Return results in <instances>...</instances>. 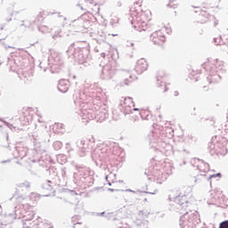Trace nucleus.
Segmentation results:
<instances>
[{"instance_id":"nucleus-5","label":"nucleus","mask_w":228,"mask_h":228,"mask_svg":"<svg viewBox=\"0 0 228 228\" xmlns=\"http://www.w3.org/2000/svg\"><path fill=\"white\" fill-rule=\"evenodd\" d=\"M6 31L4 29H0V42L1 40H5L6 39Z\"/></svg>"},{"instance_id":"nucleus-8","label":"nucleus","mask_w":228,"mask_h":228,"mask_svg":"<svg viewBox=\"0 0 228 228\" xmlns=\"http://www.w3.org/2000/svg\"><path fill=\"white\" fill-rule=\"evenodd\" d=\"M210 177H222V174L217 173L216 175H212Z\"/></svg>"},{"instance_id":"nucleus-3","label":"nucleus","mask_w":228,"mask_h":228,"mask_svg":"<svg viewBox=\"0 0 228 228\" xmlns=\"http://www.w3.org/2000/svg\"><path fill=\"white\" fill-rule=\"evenodd\" d=\"M33 108L26 107L22 110V118H25L26 124H29V119H28V117H30L33 118Z\"/></svg>"},{"instance_id":"nucleus-9","label":"nucleus","mask_w":228,"mask_h":228,"mask_svg":"<svg viewBox=\"0 0 228 228\" xmlns=\"http://www.w3.org/2000/svg\"><path fill=\"white\" fill-rule=\"evenodd\" d=\"M155 177H157V181L163 179V173H161L159 176H155Z\"/></svg>"},{"instance_id":"nucleus-4","label":"nucleus","mask_w":228,"mask_h":228,"mask_svg":"<svg viewBox=\"0 0 228 228\" xmlns=\"http://www.w3.org/2000/svg\"><path fill=\"white\" fill-rule=\"evenodd\" d=\"M109 191H122V183H114V188L109 189Z\"/></svg>"},{"instance_id":"nucleus-15","label":"nucleus","mask_w":228,"mask_h":228,"mask_svg":"<svg viewBox=\"0 0 228 228\" xmlns=\"http://www.w3.org/2000/svg\"><path fill=\"white\" fill-rule=\"evenodd\" d=\"M112 37H117V35L113 34Z\"/></svg>"},{"instance_id":"nucleus-1","label":"nucleus","mask_w":228,"mask_h":228,"mask_svg":"<svg viewBox=\"0 0 228 228\" xmlns=\"http://www.w3.org/2000/svg\"><path fill=\"white\" fill-rule=\"evenodd\" d=\"M167 31H170V28L164 27L151 35V40L154 45L163 46V44L167 42V37H165V33H167Z\"/></svg>"},{"instance_id":"nucleus-10","label":"nucleus","mask_w":228,"mask_h":228,"mask_svg":"<svg viewBox=\"0 0 228 228\" xmlns=\"http://www.w3.org/2000/svg\"><path fill=\"white\" fill-rule=\"evenodd\" d=\"M133 102V100H131V98H127V99H125V102Z\"/></svg>"},{"instance_id":"nucleus-12","label":"nucleus","mask_w":228,"mask_h":228,"mask_svg":"<svg viewBox=\"0 0 228 228\" xmlns=\"http://www.w3.org/2000/svg\"><path fill=\"white\" fill-rule=\"evenodd\" d=\"M177 95H179V93L175 92V96H177Z\"/></svg>"},{"instance_id":"nucleus-11","label":"nucleus","mask_w":228,"mask_h":228,"mask_svg":"<svg viewBox=\"0 0 228 228\" xmlns=\"http://www.w3.org/2000/svg\"><path fill=\"white\" fill-rule=\"evenodd\" d=\"M164 86H165V88H164L163 92H167V85L164 84Z\"/></svg>"},{"instance_id":"nucleus-7","label":"nucleus","mask_w":228,"mask_h":228,"mask_svg":"<svg viewBox=\"0 0 228 228\" xmlns=\"http://www.w3.org/2000/svg\"><path fill=\"white\" fill-rule=\"evenodd\" d=\"M219 228H228V220L221 222L219 224Z\"/></svg>"},{"instance_id":"nucleus-14","label":"nucleus","mask_w":228,"mask_h":228,"mask_svg":"<svg viewBox=\"0 0 228 228\" xmlns=\"http://www.w3.org/2000/svg\"><path fill=\"white\" fill-rule=\"evenodd\" d=\"M112 37H117V35L113 34Z\"/></svg>"},{"instance_id":"nucleus-16","label":"nucleus","mask_w":228,"mask_h":228,"mask_svg":"<svg viewBox=\"0 0 228 228\" xmlns=\"http://www.w3.org/2000/svg\"><path fill=\"white\" fill-rule=\"evenodd\" d=\"M159 76H163V73H159Z\"/></svg>"},{"instance_id":"nucleus-13","label":"nucleus","mask_w":228,"mask_h":228,"mask_svg":"<svg viewBox=\"0 0 228 228\" xmlns=\"http://www.w3.org/2000/svg\"><path fill=\"white\" fill-rule=\"evenodd\" d=\"M134 111H138V109H134Z\"/></svg>"},{"instance_id":"nucleus-2","label":"nucleus","mask_w":228,"mask_h":228,"mask_svg":"<svg viewBox=\"0 0 228 228\" xmlns=\"http://www.w3.org/2000/svg\"><path fill=\"white\" fill-rule=\"evenodd\" d=\"M147 69H149V63L147 62V60L143 58L139 59L135 64V72H137V74H143Z\"/></svg>"},{"instance_id":"nucleus-6","label":"nucleus","mask_w":228,"mask_h":228,"mask_svg":"<svg viewBox=\"0 0 228 228\" xmlns=\"http://www.w3.org/2000/svg\"><path fill=\"white\" fill-rule=\"evenodd\" d=\"M58 89L60 90V92H67V90H69V87H68V86L63 87V84H62V82L61 81V82L59 83Z\"/></svg>"}]
</instances>
